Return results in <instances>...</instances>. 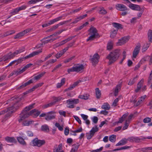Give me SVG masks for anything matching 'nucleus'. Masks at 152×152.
I'll list each match as a JSON object with an SVG mask.
<instances>
[{"instance_id":"21","label":"nucleus","mask_w":152,"mask_h":152,"mask_svg":"<svg viewBox=\"0 0 152 152\" xmlns=\"http://www.w3.org/2000/svg\"><path fill=\"white\" fill-rule=\"evenodd\" d=\"M128 137L126 139L124 138L121 139L119 142L116 145V146L124 145L128 143Z\"/></svg>"},{"instance_id":"18","label":"nucleus","mask_w":152,"mask_h":152,"mask_svg":"<svg viewBox=\"0 0 152 152\" xmlns=\"http://www.w3.org/2000/svg\"><path fill=\"white\" fill-rule=\"evenodd\" d=\"M99 55L97 53H95L91 59L93 64H97L99 61Z\"/></svg>"},{"instance_id":"29","label":"nucleus","mask_w":152,"mask_h":152,"mask_svg":"<svg viewBox=\"0 0 152 152\" xmlns=\"http://www.w3.org/2000/svg\"><path fill=\"white\" fill-rule=\"evenodd\" d=\"M121 87V84L118 85L116 86L114 91V95L115 96H116L118 95L119 91L120 90Z\"/></svg>"},{"instance_id":"19","label":"nucleus","mask_w":152,"mask_h":152,"mask_svg":"<svg viewBox=\"0 0 152 152\" xmlns=\"http://www.w3.org/2000/svg\"><path fill=\"white\" fill-rule=\"evenodd\" d=\"M24 50V48H20L19 50H16L12 53L11 54H10V58H13L16 55L23 52Z\"/></svg>"},{"instance_id":"16","label":"nucleus","mask_w":152,"mask_h":152,"mask_svg":"<svg viewBox=\"0 0 152 152\" xmlns=\"http://www.w3.org/2000/svg\"><path fill=\"white\" fill-rule=\"evenodd\" d=\"M75 72H79L83 71L84 69V66L82 64H76L74 66Z\"/></svg>"},{"instance_id":"20","label":"nucleus","mask_w":152,"mask_h":152,"mask_svg":"<svg viewBox=\"0 0 152 152\" xmlns=\"http://www.w3.org/2000/svg\"><path fill=\"white\" fill-rule=\"evenodd\" d=\"M128 6L131 9L137 11L140 10L141 8L139 5L134 4L131 3Z\"/></svg>"},{"instance_id":"53","label":"nucleus","mask_w":152,"mask_h":152,"mask_svg":"<svg viewBox=\"0 0 152 152\" xmlns=\"http://www.w3.org/2000/svg\"><path fill=\"white\" fill-rule=\"evenodd\" d=\"M27 7L26 5H23L20 7H18L19 11L25 10Z\"/></svg>"},{"instance_id":"36","label":"nucleus","mask_w":152,"mask_h":152,"mask_svg":"<svg viewBox=\"0 0 152 152\" xmlns=\"http://www.w3.org/2000/svg\"><path fill=\"white\" fill-rule=\"evenodd\" d=\"M74 37H69L63 41H62L61 42H60L59 44V46H61L64 44L65 43L67 42L68 41H69L70 40H71Z\"/></svg>"},{"instance_id":"24","label":"nucleus","mask_w":152,"mask_h":152,"mask_svg":"<svg viewBox=\"0 0 152 152\" xmlns=\"http://www.w3.org/2000/svg\"><path fill=\"white\" fill-rule=\"evenodd\" d=\"M128 114L129 113H125L121 118L119 119V120L117 122V123H122V122L125 120L126 118L128 115Z\"/></svg>"},{"instance_id":"11","label":"nucleus","mask_w":152,"mask_h":152,"mask_svg":"<svg viewBox=\"0 0 152 152\" xmlns=\"http://www.w3.org/2000/svg\"><path fill=\"white\" fill-rule=\"evenodd\" d=\"M45 141L44 140H39L37 138L33 140V144L34 146L40 147L45 144Z\"/></svg>"},{"instance_id":"14","label":"nucleus","mask_w":152,"mask_h":152,"mask_svg":"<svg viewBox=\"0 0 152 152\" xmlns=\"http://www.w3.org/2000/svg\"><path fill=\"white\" fill-rule=\"evenodd\" d=\"M142 140V137L132 136L128 137V141L130 142H135L139 143Z\"/></svg>"},{"instance_id":"44","label":"nucleus","mask_w":152,"mask_h":152,"mask_svg":"<svg viewBox=\"0 0 152 152\" xmlns=\"http://www.w3.org/2000/svg\"><path fill=\"white\" fill-rule=\"evenodd\" d=\"M57 60L56 59H52L47 61L46 63V66H47L50 64H52L55 63L57 61Z\"/></svg>"},{"instance_id":"10","label":"nucleus","mask_w":152,"mask_h":152,"mask_svg":"<svg viewBox=\"0 0 152 152\" xmlns=\"http://www.w3.org/2000/svg\"><path fill=\"white\" fill-rule=\"evenodd\" d=\"M62 18V16H61L52 20L49 21L48 23L42 25V26L43 28H44L48 26L51 24H53L55 23L60 20Z\"/></svg>"},{"instance_id":"3","label":"nucleus","mask_w":152,"mask_h":152,"mask_svg":"<svg viewBox=\"0 0 152 152\" xmlns=\"http://www.w3.org/2000/svg\"><path fill=\"white\" fill-rule=\"evenodd\" d=\"M42 49H41L40 50H38L34 51L31 53L29 54V55L25 57L24 58H20L18 59V60L14 61L13 62H14L15 65H17L19 64L21 62L23 61V59H26L31 58L35 56L38 55L42 52Z\"/></svg>"},{"instance_id":"30","label":"nucleus","mask_w":152,"mask_h":152,"mask_svg":"<svg viewBox=\"0 0 152 152\" xmlns=\"http://www.w3.org/2000/svg\"><path fill=\"white\" fill-rule=\"evenodd\" d=\"M54 104V102H51L50 103H48L43 105L42 106V108L43 109H45L48 107H51Z\"/></svg>"},{"instance_id":"59","label":"nucleus","mask_w":152,"mask_h":152,"mask_svg":"<svg viewBox=\"0 0 152 152\" xmlns=\"http://www.w3.org/2000/svg\"><path fill=\"white\" fill-rule=\"evenodd\" d=\"M34 83L33 79H31L29 80L28 82L25 83V85L26 86H27L29 85L32 83Z\"/></svg>"},{"instance_id":"5","label":"nucleus","mask_w":152,"mask_h":152,"mask_svg":"<svg viewBox=\"0 0 152 152\" xmlns=\"http://www.w3.org/2000/svg\"><path fill=\"white\" fill-rule=\"evenodd\" d=\"M19 99L16 96L13 97L10 99V101L14 100L15 102L14 103L12 102V103H13V104L10 107V115L12 113H15L18 108L19 105L18 101ZM10 116L11 115H10Z\"/></svg>"},{"instance_id":"9","label":"nucleus","mask_w":152,"mask_h":152,"mask_svg":"<svg viewBox=\"0 0 152 152\" xmlns=\"http://www.w3.org/2000/svg\"><path fill=\"white\" fill-rule=\"evenodd\" d=\"M144 81V79H142L138 83L137 85V88L135 90V91L136 92H138L141 88L143 91H145L146 90V86H144L142 87V86L143 83Z\"/></svg>"},{"instance_id":"28","label":"nucleus","mask_w":152,"mask_h":152,"mask_svg":"<svg viewBox=\"0 0 152 152\" xmlns=\"http://www.w3.org/2000/svg\"><path fill=\"white\" fill-rule=\"evenodd\" d=\"M118 30H113L110 33V37L111 38H114L117 34Z\"/></svg>"},{"instance_id":"8","label":"nucleus","mask_w":152,"mask_h":152,"mask_svg":"<svg viewBox=\"0 0 152 152\" xmlns=\"http://www.w3.org/2000/svg\"><path fill=\"white\" fill-rule=\"evenodd\" d=\"M55 113L56 112L54 111L48 112L47 113V115L45 117V119L46 121H49L55 119L56 116Z\"/></svg>"},{"instance_id":"2","label":"nucleus","mask_w":152,"mask_h":152,"mask_svg":"<svg viewBox=\"0 0 152 152\" xmlns=\"http://www.w3.org/2000/svg\"><path fill=\"white\" fill-rule=\"evenodd\" d=\"M120 54L119 49H116L111 52L106 57V58L109 61V64H111L116 61L120 56Z\"/></svg>"},{"instance_id":"57","label":"nucleus","mask_w":152,"mask_h":152,"mask_svg":"<svg viewBox=\"0 0 152 152\" xmlns=\"http://www.w3.org/2000/svg\"><path fill=\"white\" fill-rule=\"evenodd\" d=\"M66 30V29H62L61 30H58L57 32H55V34L56 36H57V35H59L61 34L62 32H63L64 31H65Z\"/></svg>"},{"instance_id":"45","label":"nucleus","mask_w":152,"mask_h":152,"mask_svg":"<svg viewBox=\"0 0 152 152\" xmlns=\"http://www.w3.org/2000/svg\"><path fill=\"white\" fill-rule=\"evenodd\" d=\"M10 58V55L4 56L0 58V62L2 61H5Z\"/></svg>"},{"instance_id":"54","label":"nucleus","mask_w":152,"mask_h":152,"mask_svg":"<svg viewBox=\"0 0 152 152\" xmlns=\"http://www.w3.org/2000/svg\"><path fill=\"white\" fill-rule=\"evenodd\" d=\"M62 65L61 64H58L54 67L52 71V72H53L55 71H56Z\"/></svg>"},{"instance_id":"12","label":"nucleus","mask_w":152,"mask_h":152,"mask_svg":"<svg viewBox=\"0 0 152 152\" xmlns=\"http://www.w3.org/2000/svg\"><path fill=\"white\" fill-rule=\"evenodd\" d=\"M32 30V29L28 28H27L22 31H21L19 33L15 35L14 38L15 39H18L21 37L23 36Z\"/></svg>"},{"instance_id":"52","label":"nucleus","mask_w":152,"mask_h":152,"mask_svg":"<svg viewBox=\"0 0 152 152\" xmlns=\"http://www.w3.org/2000/svg\"><path fill=\"white\" fill-rule=\"evenodd\" d=\"M151 119L150 118L147 117L144 119L143 122L145 123H146L151 122Z\"/></svg>"},{"instance_id":"22","label":"nucleus","mask_w":152,"mask_h":152,"mask_svg":"<svg viewBox=\"0 0 152 152\" xmlns=\"http://www.w3.org/2000/svg\"><path fill=\"white\" fill-rule=\"evenodd\" d=\"M87 16V14H85L82 16H81L79 17H77L76 18L75 20L72 22L71 23L72 24H75L77 23L78 22L80 21L81 20L83 19L84 18H85Z\"/></svg>"},{"instance_id":"33","label":"nucleus","mask_w":152,"mask_h":152,"mask_svg":"<svg viewBox=\"0 0 152 152\" xmlns=\"http://www.w3.org/2000/svg\"><path fill=\"white\" fill-rule=\"evenodd\" d=\"M41 129L42 131L45 132H48L49 130L48 126L46 124L42 126Z\"/></svg>"},{"instance_id":"40","label":"nucleus","mask_w":152,"mask_h":152,"mask_svg":"<svg viewBox=\"0 0 152 152\" xmlns=\"http://www.w3.org/2000/svg\"><path fill=\"white\" fill-rule=\"evenodd\" d=\"M149 46L150 44H145L144 45L142 49V53H144L145 52L149 47Z\"/></svg>"},{"instance_id":"43","label":"nucleus","mask_w":152,"mask_h":152,"mask_svg":"<svg viewBox=\"0 0 152 152\" xmlns=\"http://www.w3.org/2000/svg\"><path fill=\"white\" fill-rule=\"evenodd\" d=\"M58 38H53V39H48L47 40H45L43 42L42 44H46L48 43V42H53L54 41L56 40V39H57Z\"/></svg>"},{"instance_id":"50","label":"nucleus","mask_w":152,"mask_h":152,"mask_svg":"<svg viewBox=\"0 0 152 152\" xmlns=\"http://www.w3.org/2000/svg\"><path fill=\"white\" fill-rule=\"evenodd\" d=\"M130 122H128L127 121H125L124 126L122 128L123 130H125L127 129L128 126H129Z\"/></svg>"},{"instance_id":"32","label":"nucleus","mask_w":152,"mask_h":152,"mask_svg":"<svg viewBox=\"0 0 152 152\" xmlns=\"http://www.w3.org/2000/svg\"><path fill=\"white\" fill-rule=\"evenodd\" d=\"M148 38L149 42H152V30H149L148 33Z\"/></svg>"},{"instance_id":"23","label":"nucleus","mask_w":152,"mask_h":152,"mask_svg":"<svg viewBox=\"0 0 152 152\" xmlns=\"http://www.w3.org/2000/svg\"><path fill=\"white\" fill-rule=\"evenodd\" d=\"M81 82L80 80H78L75 82L73 84L71 85L68 88V89L69 90H71L75 88L76 86H77L78 84Z\"/></svg>"},{"instance_id":"35","label":"nucleus","mask_w":152,"mask_h":152,"mask_svg":"<svg viewBox=\"0 0 152 152\" xmlns=\"http://www.w3.org/2000/svg\"><path fill=\"white\" fill-rule=\"evenodd\" d=\"M95 90L96 97L97 99H99L100 98L101 95V91L98 88H96Z\"/></svg>"},{"instance_id":"64","label":"nucleus","mask_w":152,"mask_h":152,"mask_svg":"<svg viewBox=\"0 0 152 152\" xmlns=\"http://www.w3.org/2000/svg\"><path fill=\"white\" fill-rule=\"evenodd\" d=\"M58 113L60 115H63L65 117L66 116V112L62 110H59L58 111Z\"/></svg>"},{"instance_id":"62","label":"nucleus","mask_w":152,"mask_h":152,"mask_svg":"<svg viewBox=\"0 0 152 152\" xmlns=\"http://www.w3.org/2000/svg\"><path fill=\"white\" fill-rule=\"evenodd\" d=\"M69 128L68 127H66L65 128L64 131V133L66 135H67L69 134Z\"/></svg>"},{"instance_id":"49","label":"nucleus","mask_w":152,"mask_h":152,"mask_svg":"<svg viewBox=\"0 0 152 152\" xmlns=\"http://www.w3.org/2000/svg\"><path fill=\"white\" fill-rule=\"evenodd\" d=\"M41 112L36 109V111L34 113H33L32 115L34 117H37L40 114Z\"/></svg>"},{"instance_id":"60","label":"nucleus","mask_w":152,"mask_h":152,"mask_svg":"<svg viewBox=\"0 0 152 152\" xmlns=\"http://www.w3.org/2000/svg\"><path fill=\"white\" fill-rule=\"evenodd\" d=\"M119 101L118 99V98H116L113 103L112 105L114 107H115L117 105V103Z\"/></svg>"},{"instance_id":"25","label":"nucleus","mask_w":152,"mask_h":152,"mask_svg":"<svg viewBox=\"0 0 152 152\" xmlns=\"http://www.w3.org/2000/svg\"><path fill=\"white\" fill-rule=\"evenodd\" d=\"M90 96L88 94H84L83 95H80L78 96V98L84 100L88 99Z\"/></svg>"},{"instance_id":"26","label":"nucleus","mask_w":152,"mask_h":152,"mask_svg":"<svg viewBox=\"0 0 152 152\" xmlns=\"http://www.w3.org/2000/svg\"><path fill=\"white\" fill-rule=\"evenodd\" d=\"M99 13L102 15H105L107 13V11L104 9L103 7H99Z\"/></svg>"},{"instance_id":"27","label":"nucleus","mask_w":152,"mask_h":152,"mask_svg":"<svg viewBox=\"0 0 152 152\" xmlns=\"http://www.w3.org/2000/svg\"><path fill=\"white\" fill-rule=\"evenodd\" d=\"M45 73V72H42L40 74L37 75V76H34L33 78L32 79H33V81H34V80H39L42 76H43Z\"/></svg>"},{"instance_id":"51","label":"nucleus","mask_w":152,"mask_h":152,"mask_svg":"<svg viewBox=\"0 0 152 152\" xmlns=\"http://www.w3.org/2000/svg\"><path fill=\"white\" fill-rule=\"evenodd\" d=\"M137 77L136 76V77L131 79L129 81V82L128 83V85H133L135 83V79Z\"/></svg>"},{"instance_id":"7","label":"nucleus","mask_w":152,"mask_h":152,"mask_svg":"<svg viewBox=\"0 0 152 152\" xmlns=\"http://www.w3.org/2000/svg\"><path fill=\"white\" fill-rule=\"evenodd\" d=\"M99 128L97 126H95V127H93L90 131V132L86 133V137L88 140L90 139L94 136L95 133L98 131Z\"/></svg>"},{"instance_id":"37","label":"nucleus","mask_w":152,"mask_h":152,"mask_svg":"<svg viewBox=\"0 0 152 152\" xmlns=\"http://www.w3.org/2000/svg\"><path fill=\"white\" fill-rule=\"evenodd\" d=\"M113 42L112 41H109L108 42L107 45V49L110 50L112 49L113 48Z\"/></svg>"},{"instance_id":"58","label":"nucleus","mask_w":152,"mask_h":152,"mask_svg":"<svg viewBox=\"0 0 152 152\" xmlns=\"http://www.w3.org/2000/svg\"><path fill=\"white\" fill-rule=\"evenodd\" d=\"M67 71L68 73H70L71 72H75L74 66L71 68L68 69Z\"/></svg>"},{"instance_id":"6","label":"nucleus","mask_w":152,"mask_h":152,"mask_svg":"<svg viewBox=\"0 0 152 152\" xmlns=\"http://www.w3.org/2000/svg\"><path fill=\"white\" fill-rule=\"evenodd\" d=\"M78 99H70L66 100V107L69 108H73L75 107V105L78 103Z\"/></svg>"},{"instance_id":"4","label":"nucleus","mask_w":152,"mask_h":152,"mask_svg":"<svg viewBox=\"0 0 152 152\" xmlns=\"http://www.w3.org/2000/svg\"><path fill=\"white\" fill-rule=\"evenodd\" d=\"M89 31V35L90 36L87 39V41H92L95 39L99 37V34L97 33L96 29L94 27H91L88 30Z\"/></svg>"},{"instance_id":"1","label":"nucleus","mask_w":152,"mask_h":152,"mask_svg":"<svg viewBox=\"0 0 152 152\" xmlns=\"http://www.w3.org/2000/svg\"><path fill=\"white\" fill-rule=\"evenodd\" d=\"M34 104H35L33 103L26 107L25 109L23 110L20 114V118L18 120L19 122H20L25 118H28L30 115H32L33 113L35 112V109H33L29 112H28L29 110L33 107Z\"/></svg>"},{"instance_id":"31","label":"nucleus","mask_w":152,"mask_h":152,"mask_svg":"<svg viewBox=\"0 0 152 152\" xmlns=\"http://www.w3.org/2000/svg\"><path fill=\"white\" fill-rule=\"evenodd\" d=\"M101 108L105 110H108L110 108V106L108 103H105L102 105Z\"/></svg>"},{"instance_id":"63","label":"nucleus","mask_w":152,"mask_h":152,"mask_svg":"<svg viewBox=\"0 0 152 152\" xmlns=\"http://www.w3.org/2000/svg\"><path fill=\"white\" fill-rule=\"evenodd\" d=\"M63 54V53L61 51L57 53L55 56V57L57 59L59 58Z\"/></svg>"},{"instance_id":"13","label":"nucleus","mask_w":152,"mask_h":152,"mask_svg":"<svg viewBox=\"0 0 152 152\" xmlns=\"http://www.w3.org/2000/svg\"><path fill=\"white\" fill-rule=\"evenodd\" d=\"M129 39V37L128 36L124 37H122L119 39L117 43V45H121L124 44L128 41Z\"/></svg>"},{"instance_id":"34","label":"nucleus","mask_w":152,"mask_h":152,"mask_svg":"<svg viewBox=\"0 0 152 152\" xmlns=\"http://www.w3.org/2000/svg\"><path fill=\"white\" fill-rule=\"evenodd\" d=\"M18 142L21 145H26V143L24 139L21 137H19L17 138Z\"/></svg>"},{"instance_id":"42","label":"nucleus","mask_w":152,"mask_h":152,"mask_svg":"<svg viewBox=\"0 0 152 152\" xmlns=\"http://www.w3.org/2000/svg\"><path fill=\"white\" fill-rule=\"evenodd\" d=\"M62 148V145L61 143L60 144L58 145L57 148H56L54 149L53 152H59Z\"/></svg>"},{"instance_id":"47","label":"nucleus","mask_w":152,"mask_h":152,"mask_svg":"<svg viewBox=\"0 0 152 152\" xmlns=\"http://www.w3.org/2000/svg\"><path fill=\"white\" fill-rule=\"evenodd\" d=\"M19 12V10L17 7L12 10L10 13L12 14V15H14L17 14Z\"/></svg>"},{"instance_id":"46","label":"nucleus","mask_w":152,"mask_h":152,"mask_svg":"<svg viewBox=\"0 0 152 152\" xmlns=\"http://www.w3.org/2000/svg\"><path fill=\"white\" fill-rule=\"evenodd\" d=\"M55 126H56L58 128V129L60 131H62L63 130V126H61L59 123L57 122L55 124Z\"/></svg>"},{"instance_id":"55","label":"nucleus","mask_w":152,"mask_h":152,"mask_svg":"<svg viewBox=\"0 0 152 152\" xmlns=\"http://www.w3.org/2000/svg\"><path fill=\"white\" fill-rule=\"evenodd\" d=\"M136 96L135 95H134L132 96V98L130 99V102L132 103H135L136 101Z\"/></svg>"},{"instance_id":"15","label":"nucleus","mask_w":152,"mask_h":152,"mask_svg":"<svg viewBox=\"0 0 152 152\" xmlns=\"http://www.w3.org/2000/svg\"><path fill=\"white\" fill-rule=\"evenodd\" d=\"M140 49V44L136 45L134 48L132 58H135L138 54Z\"/></svg>"},{"instance_id":"61","label":"nucleus","mask_w":152,"mask_h":152,"mask_svg":"<svg viewBox=\"0 0 152 152\" xmlns=\"http://www.w3.org/2000/svg\"><path fill=\"white\" fill-rule=\"evenodd\" d=\"M73 117L79 124H81V121L80 118L78 116H74Z\"/></svg>"},{"instance_id":"56","label":"nucleus","mask_w":152,"mask_h":152,"mask_svg":"<svg viewBox=\"0 0 152 152\" xmlns=\"http://www.w3.org/2000/svg\"><path fill=\"white\" fill-rule=\"evenodd\" d=\"M58 27V25L56 24L55 25L52 26L49 29V31H51L55 30Z\"/></svg>"},{"instance_id":"17","label":"nucleus","mask_w":152,"mask_h":152,"mask_svg":"<svg viewBox=\"0 0 152 152\" xmlns=\"http://www.w3.org/2000/svg\"><path fill=\"white\" fill-rule=\"evenodd\" d=\"M116 9L120 11H125L127 10V8L124 5L122 4H117L115 5Z\"/></svg>"},{"instance_id":"41","label":"nucleus","mask_w":152,"mask_h":152,"mask_svg":"<svg viewBox=\"0 0 152 152\" xmlns=\"http://www.w3.org/2000/svg\"><path fill=\"white\" fill-rule=\"evenodd\" d=\"M116 138V136L115 135H112L110 136L109 137V140L111 142H115Z\"/></svg>"},{"instance_id":"38","label":"nucleus","mask_w":152,"mask_h":152,"mask_svg":"<svg viewBox=\"0 0 152 152\" xmlns=\"http://www.w3.org/2000/svg\"><path fill=\"white\" fill-rule=\"evenodd\" d=\"M33 122V121L26 120L23 122V125L24 126H28L32 124Z\"/></svg>"},{"instance_id":"39","label":"nucleus","mask_w":152,"mask_h":152,"mask_svg":"<svg viewBox=\"0 0 152 152\" xmlns=\"http://www.w3.org/2000/svg\"><path fill=\"white\" fill-rule=\"evenodd\" d=\"M113 25L114 27L118 29L122 28V25L120 23H113Z\"/></svg>"},{"instance_id":"48","label":"nucleus","mask_w":152,"mask_h":152,"mask_svg":"<svg viewBox=\"0 0 152 152\" xmlns=\"http://www.w3.org/2000/svg\"><path fill=\"white\" fill-rule=\"evenodd\" d=\"M75 57V56H72L67 59H66L64 61V62L65 63H67L73 60Z\"/></svg>"}]
</instances>
